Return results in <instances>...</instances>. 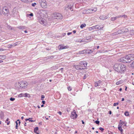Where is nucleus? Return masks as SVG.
Wrapping results in <instances>:
<instances>
[{
    "mask_svg": "<svg viewBox=\"0 0 134 134\" xmlns=\"http://www.w3.org/2000/svg\"><path fill=\"white\" fill-rule=\"evenodd\" d=\"M129 56L130 60L131 61H132L134 60V54H128Z\"/></svg>",
    "mask_w": 134,
    "mask_h": 134,
    "instance_id": "obj_14",
    "label": "nucleus"
},
{
    "mask_svg": "<svg viewBox=\"0 0 134 134\" xmlns=\"http://www.w3.org/2000/svg\"><path fill=\"white\" fill-rule=\"evenodd\" d=\"M102 81H101L100 80H99V81H98V82H97L99 84H100V83H101V82Z\"/></svg>",
    "mask_w": 134,
    "mask_h": 134,
    "instance_id": "obj_53",
    "label": "nucleus"
},
{
    "mask_svg": "<svg viewBox=\"0 0 134 134\" xmlns=\"http://www.w3.org/2000/svg\"><path fill=\"white\" fill-rule=\"evenodd\" d=\"M128 54L119 60V61L124 63H129L131 62Z\"/></svg>",
    "mask_w": 134,
    "mask_h": 134,
    "instance_id": "obj_2",
    "label": "nucleus"
},
{
    "mask_svg": "<svg viewBox=\"0 0 134 134\" xmlns=\"http://www.w3.org/2000/svg\"><path fill=\"white\" fill-rule=\"evenodd\" d=\"M6 58V57L5 55H1L0 57V59L2 60L5 59Z\"/></svg>",
    "mask_w": 134,
    "mask_h": 134,
    "instance_id": "obj_26",
    "label": "nucleus"
},
{
    "mask_svg": "<svg viewBox=\"0 0 134 134\" xmlns=\"http://www.w3.org/2000/svg\"><path fill=\"white\" fill-rule=\"evenodd\" d=\"M87 53L91 54L93 52V51L91 49H87Z\"/></svg>",
    "mask_w": 134,
    "mask_h": 134,
    "instance_id": "obj_27",
    "label": "nucleus"
},
{
    "mask_svg": "<svg viewBox=\"0 0 134 134\" xmlns=\"http://www.w3.org/2000/svg\"><path fill=\"white\" fill-rule=\"evenodd\" d=\"M68 89L69 91H70L72 90V88L69 86L68 87Z\"/></svg>",
    "mask_w": 134,
    "mask_h": 134,
    "instance_id": "obj_42",
    "label": "nucleus"
},
{
    "mask_svg": "<svg viewBox=\"0 0 134 134\" xmlns=\"http://www.w3.org/2000/svg\"><path fill=\"white\" fill-rule=\"evenodd\" d=\"M75 67L76 69L77 70H82L84 68H82L80 66V64H79V65H75Z\"/></svg>",
    "mask_w": 134,
    "mask_h": 134,
    "instance_id": "obj_15",
    "label": "nucleus"
},
{
    "mask_svg": "<svg viewBox=\"0 0 134 134\" xmlns=\"http://www.w3.org/2000/svg\"><path fill=\"white\" fill-rule=\"evenodd\" d=\"M125 30H118L116 32L113 33L112 34L113 35H115L119 34H121L125 32Z\"/></svg>",
    "mask_w": 134,
    "mask_h": 134,
    "instance_id": "obj_8",
    "label": "nucleus"
},
{
    "mask_svg": "<svg viewBox=\"0 0 134 134\" xmlns=\"http://www.w3.org/2000/svg\"><path fill=\"white\" fill-rule=\"evenodd\" d=\"M120 16H121V17H124L125 18H126L127 17V16L126 15H120Z\"/></svg>",
    "mask_w": 134,
    "mask_h": 134,
    "instance_id": "obj_37",
    "label": "nucleus"
},
{
    "mask_svg": "<svg viewBox=\"0 0 134 134\" xmlns=\"http://www.w3.org/2000/svg\"><path fill=\"white\" fill-rule=\"evenodd\" d=\"M95 123L97 124H98L99 123V121L98 120L96 121L95 122Z\"/></svg>",
    "mask_w": 134,
    "mask_h": 134,
    "instance_id": "obj_44",
    "label": "nucleus"
},
{
    "mask_svg": "<svg viewBox=\"0 0 134 134\" xmlns=\"http://www.w3.org/2000/svg\"><path fill=\"white\" fill-rule=\"evenodd\" d=\"M85 39H82L81 40H79V41H77V42L81 43L82 42H85Z\"/></svg>",
    "mask_w": 134,
    "mask_h": 134,
    "instance_id": "obj_31",
    "label": "nucleus"
},
{
    "mask_svg": "<svg viewBox=\"0 0 134 134\" xmlns=\"http://www.w3.org/2000/svg\"><path fill=\"white\" fill-rule=\"evenodd\" d=\"M24 94L21 93L19 95L18 97H22L24 96Z\"/></svg>",
    "mask_w": 134,
    "mask_h": 134,
    "instance_id": "obj_39",
    "label": "nucleus"
},
{
    "mask_svg": "<svg viewBox=\"0 0 134 134\" xmlns=\"http://www.w3.org/2000/svg\"><path fill=\"white\" fill-rule=\"evenodd\" d=\"M100 85L97 82H95L94 83V86L95 87H97V86H99Z\"/></svg>",
    "mask_w": 134,
    "mask_h": 134,
    "instance_id": "obj_35",
    "label": "nucleus"
},
{
    "mask_svg": "<svg viewBox=\"0 0 134 134\" xmlns=\"http://www.w3.org/2000/svg\"><path fill=\"white\" fill-rule=\"evenodd\" d=\"M107 18L108 17L107 16H105L103 15L100 16L99 17V18L100 19L102 20H104L105 19H107Z\"/></svg>",
    "mask_w": 134,
    "mask_h": 134,
    "instance_id": "obj_19",
    "label": "nucleus"
},
{
    "mask_svg": "<svg viewBox=\"0 0 134 134\" xmlns=\"http://www.w3.org/2000/svg\"><path fill=\"white\" fill-rule=\"evenodd\" d=\"M46 49L47 50H51V48H46Z\"/></svg>",
    "mask_w": 134,
    "mask_h": 134,
    "instance_id": "obj_60",
    "label": "nucleus"
},
{
    "mask_svg": "<svg viewBox=\"0 0 134 134\" xmlns=\"http://www.w3.org/2000/svg\"><path fill=\"white\" fill-rule=\"evenodd\" d=\"M87 49H84L81 51H80L78 52V54H83L84 53H87Z\"/></svg>",
    "mask_w": 134,
    "mask_h": 134,
    "instance_id": "obj_17",
    "label": "nucleus"
},
{
    "mask_svg": "<svg viewBox=\"0 0 134 134\" xmlns=\"http://www.w3.org/2000/svg\"><path fill=\"white\" fill-rule=\"evenodd\" d=\"M29 15L31 16H33V14L32 13H31L29 14Z\"/></svg>",
    "mask_w": 134,
    "mask_h": 134,
    "instance_id": "obj_57",
    "label": "nucleus"
},
{
    "mask_svg": "<svg viewBox=\"0 0 134 134\" xmlns=\"http://www.w3.org/2000/svg\"><path fill=\"white\" fill-rule=\"evenodd\" d=\"M85 42H89L90 41H91V40L92 38L91 37V36H89L88 37H86L85 38Z\"/></svg>",
    "mask_w": 134,
    "mask_h": 134,
    "instance_id": "obj_16",
    "label": "nucleus"
},
{
    "mask_svg": "<svg viewBox=\"0 0 134 134\" xmlns=\"http://www.w3.org/2000/svg\"><path fill=\"white\" fill-rule=\"evenodd\" d=\"M72 33V32H68L67 33V35H69L71 34Z\"/></svg>",
    "mask_w": 134,
    "mask_h": 134,
    "instance_id": "obj_59",
    "label": "nucleus"
},
{
    "mask_svg": "<svg viewBox=\"0 0 134 134\" xmlns=\"http://www.w3.org/2000/svg\"><path fill=\"white\" fill-rule=\"evenodd\" d=\"M13 16L14 17H16L17 16V15H18V13L17 12H15L13 10Z\"/></svg>",
    "mask_w": 134,
    "mask_h": 134,
    "instance_id": "obj_22",
    "label": "nucleus"
},
{
    "mask_svg": "<svg viewBox=\"0 0 134 134\" xmlns=\"http://www.w3.org/2000/svg\"><path fill=\"white\" fill-rule=\"evenodd\" d=\"M7 27L8 29H11V30L12 29V27L11 26H9L8 25H7Z\"/></svg>",
    "mask_w": 134,
    "mask_h": 134,
    "instance_id": "obj_40",
    "label": "nucleus"
},
{
    "mask_svg": "<svg viewBox=\"0 0 134 134\" xmlns=\"http://www.w3.org/2000/svg\"><path fill=\"white\" fill-rule=\"evenodd\" d=\"M118 129L121 132V133L122 134L123 130L122 129V125H119V127H118Z\"/></svg>",
    "mask_w": 134,
    "mask_h": 134,
    "instance_id": "obj_18",
    "label": "nucleus"
},
{
    "mask_svg": "<svg viewBox=\"0 0 134 134\" xmlns=\"http://www.w3.org/2000/svg\"><path fill=\"white\" fill-rule=\"evenodd\" d=\"M30 119H32V118H29V119H25V121H27V120H29V121L32 122H33L35 121H34L33 120H30Z\"/></svg>",
    "mask_w": 134,
    "mask_h": 134,
    "instance_id": "obj_30",
    "label": "nucleus"
},
{
    "mask_svg": "<svg viewBox=\"0 0 134 134\" xmlns=\"http://www.w3.org/2000/svg\"><path fill=\"white\" fill-rule=\"evenodd\" d=\"M38 21L41 24H42L44 26H46L47 23L44 21V20L43 19H40L38 20Z\"/></svg>",
    "mask_w": 134,
    "mask_h": 134,
    "instance_id": "obj_10",
    "label": "nucleus"
},
{
    "mask_svg": "<svg viewBox=\"0 0 134 134\" xmlns=\"http://www.w3.org/2000/svg\"><path fill=\"white\" fill-rule=\"evenodd\" d=\"M116 19L118 18H121V16L120 15H118V16H117L116 17H115Z\"/></svg>",
    "mask_w": 134,
    "mask_h": 134,
    "instance_id": "obj_49",
    "label": "nucleus"
},
{
    "mask_svg": "<svg viewBox=\"0 0 134 134\" xmlns=\"http://www.w3.org/2000/svg\"><path fill=\"white\" fill-rule=\"evenodd\" d=\"M18 42H16L12 44H9L8 46L7 47L9 48H11L12 47H13L18 45Z\"/></svg>",
    "mask_w": 134,
    "mask_h": 134,
    "instance_id": "obj_12",
    "label": "nucleus"
},
{
    "mask_svg": "<svg viewBox=\"0 0 134 134\" xmlns=\"http://www.w3.org/2000/svg\"><path fill=\"white\" fill-rule=\"evenodd\" d=\"M24 96L25 97H27V96L28 95V94L27 93H26L25 94H24Z\"/></svg>",
    "mask_w": 134,
    "mask_h": 134,
    "instance_id": "obj_52",
    "label": "nucleus"
},
{
    "mask_svg": "<svg viewBox=\"0 0 134 134\" xmlns=\"http://www.w3.org/2000/svg\"><path fill=\"white\" fill-rule=\"evenodd\" d=\"M25 26H19L17 28L21 29H25Z\"/></svg>",
    "mask_w": 134,
    "mask_h": 134,
    "instance_id": "obj_24",
    "label": "nucleus"
},
{
    "mask_svg": "<svg viewBox=\"0 0 134 134\" xmlns=\"http://www.w3.org/2000/svg\"><path fill=\"white\" fill-rule=\"evenodd\" d=\"M39 2L42 8H46L47 7V3L46 0H39Z\"/></svg>",
    "mask_w": 134,
    "mask_h": 134,
    "instance_id": "obj_4",
    "label": "nucleus"
},
{
    "mask_svg": "<svg viewBox=\"0 0 134 134\" xmlns=\"http://www.w3.org/2000/svg\"><path fill=\"white\" fill-rule=\"evenodd\" d=\"M116 19L115 17L111 18V21H114L116 20Z\"/></svg>",
    "mask_w": 134,
    "mask_h": 134,
    "instance_id": "obj_41",
    "label": "nucleus"
},
{
    "mask_svg": "<svg viewBox=\"0 0 134 134\" xmlns=\"http://www.w3.org/2000/svg\"><path fill=\"white\" fill-rule=\"evenodd\" d=\"M68 46H64L63 45H60L58 46V48L59 50H61L68 48Z\"/></svg>",
    "mask_w": 134,
    "mask_h": 134,
    "instance_id": "obj_11",
    "label": "nucleus"
},
{
    "mask_svg": "<svg viewBox=\"0 0 134 134\" xmlns=\"http://www.w3.org/2000/svg\"><path fill=\"white\" fill-rule=\"evenodd\" d=\"M99 129L102 132L104 130V129L103 128H102V127H100L99 128Z\"/></svg>",
    "mask_w": 134,
    "mask_h": 134,
    "instance_id": "obj_51",
    "label": "nucleus"
},
{
    "mask_svg": "<svg viewBox=\"0 0 134 134\" xmlns=\"http://www.w3.org/2000/svg\"><path fill=\"white\" fill-rule=\"evenodd\" d=\"M94 29H97V30H102L103 27H100L99 25H97L95 26H93Z\"/></svg>",
    "mask_w": 134,
    "mask_h": 134,
    "instance_id": "obj_13",
    "label": "nucleus"
},
{
    "mask_svg": "<svg viewBox=\"0 0 134 134\" xmlns=\"http://www.w3.org/2000/svg\"><path fill=\"white\" fill-rule=\"evenodd\" d=\"M124 114L125 116H128L129 115V112L127 111L125 112V113Z\"/></svg>",
    "mask_w": 134,
    "mask_h": 134,
    "instance_id": "obj_36",
    "label": "nucleus"
},
{
    "mask_svg": "<svg viewBox=\"0 0 134 134\" xmlns=\"http://www.w3.org/2000/svg\"><path fill=\"white\" fill-rule=\"evenodd\" d=\"M91 12H92V13H94V12H96L97 10V8H94L93 9H91Z\"/></svg>",
    "mask_w": 134,
    "mask_h": 134,
    "instance_id": "obj_25",
    "label": "nucleus"
},
{
    "mask_svg": "<svg viewBox=\"0 0 134 134\" xmlns=\"http://www.w3.org/2000/svg\"><path fill=\"white\" fill-rule=\"evenodd\" d=\"M65 35H66V34L65 33H63V34H62V36H64Z\"/></svg>",
    "mask_w": 134,
    "mask_h": 134,
    "instance_id": "obj_63",
    "label": "nucleus"
},
{
    "mask_svg": "<svg viewBox=\"0 0 134 134\" xmlns=\"http://www.w3.org/2000/svg\"><path fill=\"white\" fill-rule=\"evenodd\" d=\"M36 5V3H33L32 4V6L35 7Z\"/></svg>",
    "mask_w": 134,
    "mask_h": 134,
    "instance_id": "obj_47",
    "label": "nucleus"
},
{
    "mask_svg": "<svg viewBox=\"0 0 134 134\" xmlns=\"http://www.w3.org/2000/svg\"><path fill=\"white\" fill-rule=\"evenodd\" d=\"M45 98V96L44 95H42L41 96V100H43V99L44 98Z\"/></svg>",
    "mask_w": 134,
    "mask_h": 134,
    "instance_id": "obj_48",
    "label": "nucleus"
},
{
    "mask_svg": "<svg viewBox=\"0 0 134 134\" xmlns=\"http://www.w3.org/2000/svg\"><path fill=\"white\" fill-rule=\"evenodd\" d=\"M10 100L11 101H13L15 100V99L14 98L11 97L10 98Z\"/></svg>",
    "mask_w": 134,
    "mask_h": 134,
    "instance_id": "obj_43",
    "label": "nucleus"
},
{
    "mask_svg": "<svg viewBox=\"0 0 134 134\" xmlns=\"http://www.w3.org/2000/svg\"><path fill=\"white\" fill-rule=\"evenodd\" d=\"M58 113L60 115H61L62 114V112L61 111H59Z\"/></svg>",
    "mask_w": 134,
    "mask_h": 134,
    "instance_id": "obj_62",
    "label": "nucleus"
},
{
    "mask_svg": "<svg viewBox=\"0 0 134 134\" xmlns=\"http://www.w3.org/2000/svg\"><path fill=\"white\" fill-rule=\"evenodd\" d=\"M86 74H85L84 76H83V78L84 79H86Z\"/></svg>",
    "mask_w": 134,
    "mask_h": 134,
    "instance_id": "obj_55",
    "label": "nucleus"
},
{
    "mask_svg": "<svg viewBox=\"0 0 134 134\" xmlns=\"http://www.w3.org/2000/svg\"><path fill=\"white\" fill-rule=\"evenodd\" d=\"M132 84L133 85H134V79H133L132 80Z\"/></svg>",
    "mask_w": 134,
    "mask_h": 134,
    "instance_id": "obj_61",
    "label": "nucleus"
},
{
    "mask_svg": "<svg viewBox=\"0 0 134 134\" xmlns=\"http://www.w3.org/2000/svg\"><path fill=\"white\" fill-rule=\"evenodd\" d=\"M54 16L55 19H62V17L60 14L56 13L54 14Z\"/></svg>",
    "mask_w": 134,
    "mask_h": 134,
    "instance_id": "obj_9",
    "label": "nucleus"
},
{
    "mask_svg": "<svg viewBox=\"0 0 134 134\" xmlns=\"http://www.w3.org/2000/svg\"><path fill=\"white\" fill-rule=\"evenodd\" d=\"M19 120H17V121H15V123H16V129H17L18 127V121H19Z\"/></svg>",
    "mask_w": 134,
    "mask_h": 134,
    "instance_id": "obj_33",
    "label": "nucleus"
},
{
    "mask_svg": "<svg viewBox=\"0 0 134 134\" xmlns=\"http://www.w3.org/2000/svg\"><path fill=\"white\" fill-rule=\"evenodd\" d=\"M86 13L87 14L92 13V12H91V9H87L86 10Z\"/></svg>",
    "mask_w": 134,
    "mask_h": 134,
    "instance_id": "obj_28",
    "label": "nucleus"
},
{
    "mask_svg": "<svg viewBox=\"0 0 134 134\" xmlns=\"http://www.w3.org/2000/svg\"><path fill=\"white\" fill-rule=\"evenodd\" d=\"M38 127H35V128L34 129V132L35 133H37V134H38V133H37V131H38Z\"/></svg>",
    "mask_w": 134,
    "mask_h": 134,
    "instance_id": "obj_29",
    "label": "nucleus"
},
{
    "mask_svg": "<svg viewBox=\"0 0 134 134\" xmlns=\"http://www.w3.org/2000/svg\"><path fill=\"white\" fill-rule=\"evenodd\" d=\"M119 104L118 103H115L114 104L113 106H114L118 105Z\"/></svg>",
    "mask_w": 134,
    "mask_h": 134,
    "instance_id": "obj_50",
    "label": "nucleus"
},
{
    "mask_svg": "<svg viewBox=\"0 0 134 134\" xmlns=\"http://www.w3.org/2000/svg\"><path fill=\"white\" fill-rule=\"evenodd\" d=\"M118 70H115V71H117V72H118V73H120V68L119 67H118Z\"/></svg>",
    "mask_w": 134,
    "mask_h": 134,
    "instance_id": "obj_45",
    "label": "nucleus"
},
{
    "mask_svg": "<svg viewBox=\"0 0 134 134\" xmlns=\"http://www.w3.org/2000/svg\"><path fill=\"white\" fill-rule=\"evenodd\" d=\"M108 133L109 134H113L112 132L110 131L108 132Z\"/></svg>",
    "mask_w": 134,
    "mask_h": 134,
    "instance_id": "obj_58",
    "label": "nucleus"
},
{
    "mask_svg": "<svg viewBox=\"0 0 134 134\" xmlns=\"http://www.w3.org/2000/svg\"><path fill=\"white\" fill-rule=\"evenodd\" d=\"M86 26V25L85 24H83L81 25L80 27L81 28H82L83 27H85Z\"/></svg>",
    "mask_w": 134,
    "mask_h": 134,
    "instance_id": "obj_34",
    "label": "nucleus"
},
{
    "mask_svg": "<svg viewBox=\"0 0 134 134\" xmlns=\"http://www.w3.org/2000/svg\"><path fill=\"white\" fill-rule=\"evenodd\" d=\"M9 13V10L6 7H3L2 12V13L4 15L8 14Z\"/></svg>",
    "mask_w": 134,
    "mask_h": 134,
    "instance_id": "obj_6",
    "label": "nucleus"
},
{
    "mask_svg": "<svg viewBox=\"0 0 134 134\" xmlns=\"http://www.w3.org/2000/svg\"><path fill=\"white\" fill-rule=\"evenodd\" d=\"M87 64V63L85 61H81L79 63L80 66L81 68H84L83 69L86 68Z\"/></svg>",
    "mask_w": 134,
    "mask_h": 134,
    "instance_id": "obj_5",
    "label": "nucleus"
},
{
    "mask_svg": "<svg viewBox=\"0 0 134 134\" xmlns=\"http://www.w3.org/2000/svg\"><path fill=\"white\" fill-rule=\"evenodd\" d=\"M131 67H132L134 68V61L131 64Z\"/></svg>",
    "mask_w": 134,
    "mask_h": 134,
    "instance_id": "obj_46",
    "label": "nucleus"
},
{
    "mask_svg": "<svg viewBox=\"0 0 134 134\" xmlns=\"http://www.w3.org/2000/svg\"><path fill=\"white\" fill-rule=\"evenodd\" d=\"M77 115L76 113V111L75 110H74L72 112H71V115L70 116L71 118L72 119H75L77 117Z\"/></svg>",
    "mask_w": 134,
    "mask_h": 134,
    "instance_id": "obj_7",
    "label": "nucleus"
},
{
    "mask_svg": "<svg viewBox=\"0 0 134 134\" xmlns=\"http://www.w3.org/2000/svg\"><path fill=\"white\" fill-rule=\"evenodd\" d=\"M119 67L120 72L121 74L124 73L125 71L126 67V66L122 64L116 63L114 64V68L115 70H118V68Z\"/></svg>",
    "mask_w": 134,
    "mask_h": 134,
    "instance_id": "obj_1",
    "label": "nucleus"
},
{
    "mask_svg": "<svg viewBox=\"0 0 134 134\" xmlns=\"http://www.w3.org/2000/svg\"><path fill=\"white\" fill-rule=\"evenodd\" d=\"M22 2H26L28 0H21Z\"/></svg>",
    "mask_w": 134,
    "mask_h": 134,
    "instance_id": "obj_54",
    "label": "nucleus"
},
{
    "mask_svg": "<svg viewBox=\"0 0 134 134\" xmlns=\"http://www.w3.org/2000/svg\"><path fill=\"white\" fill-rule=\"evenodd\" d=\"M73 32L74 34H75L76 32V31L75 30H73Z\"/></svg>",
    "mask_w": 134,
    "mask_h": 134,
    "instance_id": "obj_64",
    "label": "nucleus"
},
{
    "mask_svg": "<svg viewBox=\"0 0 134 134\" xmlns=\"http://www.w3.org/2000/svg\"><path fill=\"white\" fill-rule=\"evenodd\" d=\"M125 121H121V120H120V125H121V124L123 125L124 124H125Z\"/></svg>",
    "mask_w": 134,
    "mask_h": 134,
    "instance_id": "obj_32",
    "label": "nucleus"
},
{
    "mask_svg": "<svg viewBox=\"0 0 134 134\" xmlns=\"http://www.w3.org/2000/svg\"><path fill=\"white\" fill-rule=\"evenodd\" d=\"M67 8L70 9L71 11H72L73 10V6L72 5H68L67 7Z\"/></svg>",
    "mask_w": 134,
    "mask_h": 134,
    "instance_id": "obj_20",
    "label": "nucleus"
},
{
    "mask_svg": "<svg viewBox=\"0 0 134 134\" xmlns=\"http://www.w3.org/2000/svg\"><path fill=\"white\" fill-rule=\"evenodd\" d=\"M88 29L89 31H91L92 30H94V27H93V26H92L91 27H89Z\"/></svg>",
    "mask_w": 134,
    "mask_h": 134,
    "instance_id": "obj_38",
    "label": "nucleus"
},
{
    "mask_svg": "<svg viewBox=\"0 0 134 134\" xmlns=\"http://www.w3.org/2000/svg\"><path fill=\"white\" fill-rule=\"evenodd\" d=\"M4 115L3 113L1 111L0 113V118L1 119H2L4 118Z\"/></svg>",
    "mask_w": 134,
    "mask_h": 134,
    "instance_id": "obj_23",
    "label": "nucleus"
},
{
    "mask_svg": "<svg viewBox=\"0 0 134 134\" xmlns=\"http://www.w3.org/2000/svg\"><path fill=\"white\" fill-rule=\"evenodd\" d=\"M123 81L122 80H120L118 82H117L116 84L117 85H118L120 84H122L123 83Z\"/></svg>",
    "mask_w": 134,
    "mask_h": 134,
    "instance_id": "obj_21",
    "label": "nucleus"
},
{
    "mask_svg": "<svg viewBox=\"0 0 134 134\" xmlns=\"http://www.w3.org/2000/svg\"><path fill=\"white\" fill-rule=\"evenodd\" d=\"M42 103L43 104H45V101L44 100H43L42 101Z\"/></svg>",
    "mask_w": 134,
    "mask_h": 134,
    "instance_id": "obj_56",
    "label": "nucleus"
},
{
    "mask_svg": "<svg viewBox=\"0 0 134 134\" xmlns=\"http://www.w3.org/2000/svg\"><path fill=\"white\" fill-rule=\"evenodd\" d=\"M16 84L19 86V87L20 88H25L28 85V83L26 82L20 81L18 82Z\"/></svg>",
    "mask_w": 134,
    "mask_h": 134,
    "instance_id": "obj_3",
    "label": "nucleus"
}]
</instances>
